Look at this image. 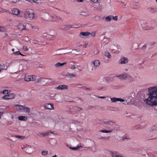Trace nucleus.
Returning a JSON list of instances; mask_svg holds the SVG:
<instances>
[{
  "instance_id": "obj_1",
  "label": "nucleus",
  "mask_w": 157,
  "mask_h": 157,
  "mask_svg": "<svg viewBox=\"0 0 157 157\" xmlns=\"http://www.w3.org/2000/svg\"><path fill=\"white\" fill-rule=\"evenodd\" d=\"M147 98L144 101L148 105L151 106L157 105V87L154 86L148 89Z\"/></svg>"
},
{
  "instance_id": "obj_2",
  "label": "nucleus",
  "mask_w": 157,
  "mask_h": 157,
  "mask_svg": "<svg viewBox=\"0 0 157 157\" xmlns=\"http://www.w3.org/2000/svg\"><path fill=\"white\" fill-rule=\"evenodd\" d=\"M24 15L25 18L28 20H31L33 18L34 14L33 13H30L28 11H26L25 12Z\"/></svg>"
},
{
  "instance_id": "obj_3",
  "label": "nucleus",
  "mask_w": 157,
  "mask_h": 157,
  "mask_svg": "<svg viewBox=\"0 0 157 157\" xmlns=\"http://www.w3.org/2000/svg\"><path fill=\"white\" fill-rule=\"evenodd\" d=\"M103 125L104 126L109 128L111 127L110 126L113 125V122L112 121L110 120H104L103 121Z\"/></svg>"
},
{
  "instance_id": "obj_4",
  "label": "nucleus",
  "mask_w": 157,
  "mask_h": 157,
  "mask_svg": "<svg viewBox=\"0 0 157 157\" xmlns=\"http://www.w3.org/2000/svg\"><path fill=\"white\" fill-rule=\"evenodd\" d=\"M113 127L112 128L110 127L109 128V129H110L111 131V132L114 131V130H118L120 129V127L117 124H115L113 122V125L112 126Z\"/></svg>"
},
{
  "instance_id": "obj_5",
  "label": "nucleus",
  "mask_w": 157,
  "mask_h": 157,
  "mask_svg": "<svg viewBox=\"0 0 157 157\" xmlns=\"http://www.w3.org/2000/svg\"><path fill=\"white\" fill-rule=\"evenodd\" d=\"M128 59L125 57H121V59L119 61L120 64H126L128 63Z\"/></svg>"
},
{
  "instance_id": "obj_6",
  "label": "nucleus",
  "mask_w": 157,
  "mask_h": 157,
  "mask_svg": "<svg viewBox=\"0 0 157 157\" xmlns=\"http://www.w3.org/2000/svg\"><path fill=\"white\" fill-rule=\"evenodd\" d=\"M47 78H41L39 79H37V82L40 83L43 85H44L46 83L47 81L46 80Z\"/></svg>"
},
{
  "instance_id": "obj_7",
  "label": "nucleus",
  "mask_w": 157,
  "mask_h": 157,
  "mask_svg": "<svg viewBox=\"0 0 157 157\" xmlns=\"http://www.w3.org/2000/svg\"><path fill=\"white\" fill-rule=\"evenodd\" d=\"M77 27H74V26L71 25H64V27L62 29L63 30H67L71 28H76Z\"/></svg>"
},
{
  "instance_id": "obj_8",
  "label": "nucleus",
  "mask_w": 157,
  "mask_h": 157,
  "mask_svg": "<svg viewBox=\"0 0 157 157\" xmlns=\"http://www.w3.org/2000/svg\"><path fill=\"white\" fill-rule=\"evenodd\" d=\"M111 100L113 102H115L117 101H124V100L121 98H115L114 97L111 98Z\"/></svg>"
},
{
  "instance_id": "obj_9",
  "label": "nucleus",
  "mask_w": 157,
  "mask_h": 157,
  "mask_svg": "<svg viewBox=\"0 0 157 157\" xmlns=\"http://www.w3.org/2000/svg\"><path fill=\"white\" fill-rule=\"evenodd\" d=\"M68 88V87L67 86L64 85H60L59 86L57 87H56V89L58 90H66Z\"/></svg>"
},
{
  "instance_id": "obj_10",
  "label": "nucleus",
  "mask_w": 157,
  "mask_h": 157,
  "mask_svg": "<svg viewBox=\"0 0 157 157\" xmlns=\"http://www.w3.org/2000/svg\"><path fill=\"white\" fill-rule=\"evenodd\" d=\"M128 75L127 74H122L118 75V77L120 79L122 80L125 79L128 77Z\"/></svg>"
},
{
  "instance_id": "obj_11",
  "label": "nucleus",
  "mask_w": 157,
  "mask_h": 157,
  "mask_svg": "<svg viewBox=\"0 0 157 157\" xmlns=\"http://www.w3.org/2000/svg\"><path fill=\"white\" fill-rule=\"evenodd\" d=\"M33 151V149L31 147H27L25 148V152L28 154H31Z\"/></svg>"
},
{
  "instance_id": "obj_12",
  "label": "nucleus",
  "mask_w": 157,
  "mask_h": 157,
  "mask_svg": "<svg viewBox=\"0 0 157 157\" xmlns=\"http://www.w3.org/2000/svg\"><path fill=\"white\" fill-rule=\"evenodd\" d=\"M147 10L148 12L153 13L156 11L157 9L156 8L149 7L147 8Z\"/></svg>"
},
{
  "instance_id": "obj_13",
  "label": "nucleus",
  "mask_w": 157,
  "mask_h": 157,
  "mask_svg": "<svg viewBox=\"0 0 157 157\" xmlns=\"http://www.w3.org/2000/svg\"><path fill=\"white\" fill-rule=\"evenodd\" d=\"M97 136H98L99 139H103V140H106L107 139H109L110 136H109L107 137H103L101 133H98L97 134Z\"/></svg>"
},
{
  "instance_id": "obj_14",
  "label": "nucleus",
  "mask_w": 157,
  "mask_h": 157,
  "mask_svg": "<svg viewBox=\"0 0 157 157\" xmlns=\"http://www.w3.org/2000/svg\"><path fill=\"white\" fill-rule=\"evenodd\" d=\"M45 108L46 109H53V105L51 104H47L45 105Z\"/></svg>"
},
{
  "instance_id": "obj_15",
  "label": "nucleus",
  "mask_w": 157,
  "mask_h": 157,
  "mask_svg": "<svg viewBox=\"0 0 157 157\" xmlns=\"http://www.w3.org/2000/svg\"><path fill=\"white\" fill-rule=\"evenodd\" d=\"M92 63H93L94 66L98 67L100 65V62L98 60H95L93 62H92Z\"/></svg>"
},
{
  "instance_id": "obj_16",
  "label": "nucleus",
  "mask_w": 157,
  "mask_h": 157,
  "mask_svg": "<svg viewBox=\"0 0 157 157\" xmlns=\"http://www.w3.org/2000/svg\"><path fill=\"white\" fill-rule=\"evenodd\" d=\"M90 34V33L88 32H81L80 33L79 35L80 36H86L89 35Z\"/></svg>"
},
{
  "instance_id": "obj_17",
  "label": "nucleus",
  "mask_w": 157,
  "mask_h": 157,
  "mask_svg": "<svg viewBox=\"0 0 157 157\" xmlns=\"http://www.w3.org/2000/svg\"><path fill=\"white\" fill-rule=\"evenodd\" d=\"M12 14L15 15H17L20 13L19 10L17 9H14L12 10Z\"/></svg>"
},
{
  "instance_id": "obj_18",
  "label": "nucleus",
  "mask_w": 157,
  "mask_h": 157,
  "mask_svg": "<svg viewBox=\"0 0 157 157\" xmlns=\"http://www.w3.org/2000/svg\"><path fill=\"white\" fill-rule=\"evenodd\" d=\"M66 64V62H64L62 63H58L55 65V66L56 67H60V66H63L64 65H65Z\"/></svg>"
},
{
  "instance_id": "obj_19",
  "label": "nucleus",
  "mask_w": 157,
  "mask_h": 157,
  "mask_svg": "<svg viewBox=\"0 0 157 157\" xmlns=\"http://www.w3.org/2000/svg\"><path fill=\"white\" fill-rule=\"evenodd\" d=\"M18 27L19 29H21L22 30L25 29L26 28L25 26L22 24H19L18 25Z\"/></svg>"
},
{
  "instance_id": "obj_20",
  "label": "nucleus",
  "mask_w": 157,
  "mask_h": 157,
  "mask_svg": "<svg viewBox=\"0 0 157 157\" xmlns=\"http://www.w3.org/2000/svg\"><path fill=\"white\" fill-rule=\"evenodd\" d=\"M16 106H18L19 107V109L20 110H25V107L21 105L17 104L14 105Z\"/></svg>"
},
{
  "instance_id": "obj_21",
  "label": "nucleus",
  "mask_w": 157,
  "mask_h": 157,
  "mask_svg": "<svg viewBox=\"0 0 157 157\" xmlns=\"http://www.w3.org/2000/svg\"><path fill=\"white\" fill-rule=\"evenodd\" d=\"M18 119L21 121H26L27 119V118L26 117L20 116L18 117Z\"/></svg>"
},
{
  "instance_id": "obj_22",
  "label": "nucleus",
  "mask_w": 157,
  "mask_h": 157,
  "mask_svg": "<svg viewBox=\"0 0 157 157\" xmlns=\"http://www.w3.org/2000/svg\"><path fill=\"white\" fill-rule=\"evenodd\" d=\"M9 99H12L15 98V95L14 93H10L8 94Z\"/></svg>"
},
{
  "instance_id": "obj_23",
  "label": "nucleus",
  "mask_w": 157,
  "mask_h": 157,
  "mask_svg": "<svg viewBox=\"0 0 157 157\" xmlns=\"http://www.w3.org/2000/svg\"><path fill=\"white\" fill-rule=\"evenodd\" d=\"M110 154L111 155L112 157H123L122 155H116L114 153L110 151Z\"/></svg>"
},
{
  "instance_id": "obj_24",
  "label": "nucleus",
  "mask_w": 157,
  "mask_h": 157,
  "mask_svg": "<svg viewBox=\"0 0 157 157\" xmlns=\"http://www.w3.org/2000/svg\"><path fill=\"white\" fill-rule=\"evenodd\" d=\"M90 13L88 11L86 12L85 11H82L81 13V15H83L85 16H87L90 15Z\"/></svg>"
},
{
  "instance_id": "obj_25",
  "label": "nucleus",
  "mask_w": 157,
  "mask_h": 157,
  "mask_svg": "<svg viewBox=\"0 0 157 157\" xmlns=\"http://www.w3.org/2000/svg\"><path fill=\"white\" fill-rule=\"evenodd\" d=\"M104 55L105 56L109 58H110L111 57V55L110 53L107 51H105Z\"/></svg>"
},
{
  "instance_id": "obj_26",
  "label": "nucleus",
  "mask_w": 157,
  "mask_h": 157,
  "mask_svg": "<svg viewBox=\"0 0 157 157\" xmlns=\"http://www.w3.org/2000/svg\"><path fill=\"white\" fill-rule=\"evenodd\" d=\"M109 130H100L99 132H102L103 133H109L111 132V131H110V129H109Z\"/></svg>"
},
{
  "instance_id": "obj_27",
  "label": "nucleus",
  "mask_w": 157,
  "mask_h": 157,
  "mask_svg": "<svg viewBox=\"0 0 157 157\" xmlns=\"http://www.w3.org/2000/svg\"><path fill=\"white\" fill-rule=\"evenodd\" d=\"M112 16L111 15H110L108 17H107L105 18V19L108 22H110L112 18Z\"/></svg>"
},
{
  "instance_id": "obj_28",
  "label": "nucleus",
  "mask_w": 157,
  "mask_h": 157,
  "mask_svg": "<svg viewBox=\"0 0 157 157\" xmlns=\"http://www.w3.org/2000/svg\"><path fill=\"white\" fill-rule=\"evenodd\" d=\"M55 18L56 20L57 21H62L61 18L59 16H56L55 17Z\"/></svg>"
},
{
  "instance_id": "obj_29",
  "label": "nucleus",
  "mask_w": 157,
  "mask_h": 157,
  "mask_svg": "<svg viewBox=\"0 0 157 157\" xmlns=\"http://www.w3.org/2000/svg\"><path fill=\"white\" fill-rule=\"evenodd\" d=\"M30 81H34L36 79V76L35 75H29Z\"/></svg>"
},
{
  "instance_id": "obj_30",
  "label": "nucleus",
  "mask_w": 157,
  "mask_h": 157,
  "mask_svg": "<svg viewBox=\"0 0 157 157\" xmlns=\"http://www.w3.org/2000/svg\"><path fill=\"white\" fill-rule=\"evenodd\" d=\"M80 147H79L78 146L76 147H70L69 148L71 150H79Z\"/></svg>"
},
{
  "instance_id": "obj_31",
  "label": "nucleus",
  "mask_w": 157,
  "mask_h": 157,
  "mask_svg": "<svg viewBox=\"0 0 157 157\" xmlns=\"http://www.w3.org/2000/svg\"><path fill=\"white\" fill-rule=\"evenodd\" d=\"M29 75H28L27 76H25L24 78V79L25 81H30V78L29 77Z\"/></svg>"
},
{
  "instance_id": "obj_32",
  "label": "nucleus",
  "mask_w": 157,
  "mask_h": 157,
  "mask_svg": "<svg viewBox=\"0 0 157 157\" xmlns=\"http://www.w3.org/2000/svg\"><path fill=\"white\" fill-rule=\"evenodd\" d=\"M48 154V151H42L41 154L44 156Z\"/></svg>"
},
{
  "instance_id": "obj_33",
  "label": "nucleus",
  "mask_w": 157,
  "mask_h": 157,
  "mask_svg": "<svg viewBox=\"0 0 157 157\" xmlns=\"http://www.w3.org/2000/svg\"><path fill=\"white\" fill-rule=\"evenodd\" d=\"M67 75L70 78H71V77L75 76L74 74L69 73H67Z\"/></svg>"
},
{
  "instance_id": "obj_34",
  "label": "nucleus",
  "mask_w": 157,
  "mask_h": 157,
  "mask_svg": "<svg viewBox=\"0 0 157 157\" xmlns=\"http://www.w3.org/2000/svg\"><path fill=\"white\" fill-rule=\"evenodd\" d=\"M8 90H4L2 92H0V93H2L4 94H7L9 93Z\"/></svg>"
},
{
  "instance_id": "obj_35",
  "label": "nucleus",
  "mask_w": 157,
  "mask_h": 157,
  "mask_svg": "<svg viewBox=\"0 0 157 157\" xmlns=\"http://www.w3.org/2000/svg\"><path fill=\"white\" fill-rule=\"evenodd\" d=\"M8 94L6 95H4L3 97H2V98L5 99V100H8L9 99V97H8Z\"/></svg>"
},
{
  "instance_id": "obj_36",
  "label": "nucleus",
  "mask_w": 157,
  "mask_h": 157,
  "mask_svg": "<svg viewBox=\"0 0 157 157\" xmlns=\"http://www.w3.org/2000/svg\"><path fill=\"white\" fill-rule=\"evenodd\" d=\"M26 110V112L29 113L30 111V109L28 107H26L25 108V110Z\"/></svg>"
},
{
  "instance_id": "obj_37",
  "label": "nucleus",
  "mask_w": 157,
  "mask_h": 157,
  "mask_svg": "<svg viewBox=\"0 0 157 157\" xmlns=\"http://www.w3.org/2000/svg\"><path fill=\"white\" fill-rule=\"evenodd\" d=\"M13 53L14 54V55H20V54H21V53L19 51H17L16 52H14Z\"/></svg>"
},
{
  "instance_id": "obj_38",
  "label": "nucleus",
  "mask_w": 157,
  "mask_h": 157,
  "mask_svg": "<svg viewBox=\"0 0 157 157\" xmlns=\"http://www.w3.org/2000/svg\"><path fill=\"white\" fill-rule=\"evenodd\" d=\"M96 33L95 32H93L92 33H90V35H91V36L94 37L96 35Z\"/></svg>"
},
{
  "instance_id": "obj_39",
  "label": "nucleus",
  "mask_w": 157,
  "mask_h": 157,
  "mask_svg": "<svg viewBox=\"0 0 157 157\" xmlns=\"http://www.w3.org/2000/svg\"><path fill=\"white\" fill-rule=\"evenodd\" d=\"M23 49L25 51H26L28 50V49L26 46H23Z\"/></svg>"
},
{
  "instance_id": "obj_40",
  "label": "nucleus",
  "mask_w": 157,
  "mask_h": 157,
  "mask_svg": "<svg viewBox=\"0 0 157 157\" xmlns=\"http://www.w3.org/2000/svg\"><path fill=\"white\" fill-rule=\"evenodd\" d=\"M41 135H42L44 136L45 135H49V134L48 132H46L45 133H42L41 134Z\"/></svg>"
},
{
  "instance_id": "obj_41",
  "label": "nucleus",
  "mask_w": 157,
  "mask_h": 157,
  "mask_svg": "<svg viewBox=\"0 0 157 157\" xmlns=\"http://www.w3.org/2000/svg\"><path fill=\"white\" fill-rule=\"evenodd\" d=\"M5 30V28L2 27L0 26V31L3 32Z\"/></svg>"
},
{
  "instance_id": "obj_42",
  "label": "nucleus",
  "mask_w": 157,
  "mask_h": 157,
  "mask_svg": "<svg viewBox=\"0 0 157 157\" xmlns=\"http://www.w3.org/2000/svg\"><path fill=\"white\" fill-rule=\"evenodd\" d=\"M113 19L115 21H117L118 20V16H116L115 17H113Z\"/></svg>"
},
{
  "instance_id": "obj_43",
  "label": "nucleus",
  "mask_w": 157,
  "mask_h": 157,
  "mask_svg": "<svg viewBox=\"0 0 157 157\" xmlns=\"http://www.w3.org/2000/svg\"><path fill=\"white\" fill-rule=\"evenodd\" d=\"M76 110L78 111H80L82 110V109L81 108L79 107H76Z\"/></svg>"
},
{
  "instance_id": "obj_44",
  "label": "nucleus",
  "mask_w": 157,
  "mask_h": 157,
  "mask_svg": "<svg viewBox=\"0 0 157 157\" xmlns=\"http://www.w3.org/2000/svg\"><path fill=\"white\" fill-rule=\"evenodd\" d=\"M70 68L71 69L74 70L75 68V65H73L70 67Z\"/></svg>"
},
{
  "instance_id": "obj_45",
  "label": "nucleus",
  "mask_w": 157,
  "mask_h": 157,
  "mask_svg": "<svg viewBox=\"0 0 157 157\" xmlns=\"http://www.w3.org/2000/svg\"><path fill=\"white\" fill-rule=\"evenodd\" d=\"M98 0H90L91 1H92L93 2L95 3L97 2Z\"/></svg>"
},
{
  "instance_id": "obj_46",
  "label": "nucleus",
  "mask_w": 157,
  "mask_h": 157,
  "mask_svg": "<svg viewBox=\"0 0 157 157\" xmlns=\"http://www.w3.org/2000/svg\"><path fill=\"white\" fill-rule=\"evenodd\" d=\"M15 137L18 138H20L21 137V136H18V135H16L15 136Z\"/></svg>"
},
{
  "instance_id": "obj_47",
  "label": "nucleus",
  "mask_w": 157,
  "mask_h": 157,
  "mask_svg": "<svg viewBox=\"0 0 157 157\" xmlns=\"http://www.w3.org/2000/svg\"><path fill=\"white\" fill-rule=\"evenodd\" d=\"M88 44H85L83 46V47H84L85 48H86V47H87V46L88 45Z\"/></svg>"
},
{
  "instance_id": "obj_48",
  "label": "nucleus",
  "mask_w": 157,
  "mask_h": 157,
  "mask_svg": "<svg viewBox=\"0 0 157 157\" xmlns=\"http://www.w3.org/2000/svg\"><path fill=\"white\" fill-rule=\"evenodd\" d=\"M77 1L78 2H82L83 1V0H77Z\"/></svg>"
},
{
  "instance_id": "obj_49",
  "label": "nucleus",
  "mask_w": 157,
  "mask_h": 157,
  "mask_svg": "<svg viewBox=\"0 0 157 157\" xmlns=\"http://www.w3.org/2000/svg\"><path fill=\"white\" fill-rule=\"evenodd\" d=\"M99 98H101L103 99V98H105V97H104V96H101V97H99Z\"/></svg>"
},
{
  "instance_id": "obj_50",
  "label": "nucleus",
  "mask_w": 157,
  "mask_h": 157,
  "mask_svg": "<svg viewBox=\"0 0 157 157\" xmlns=\"http://www.w3.org/2000/svg\"><path fill=\"white\" fill-rule=\"evenodd\" d=\"M73 50H75L76 51H79V49H73Z\"/></svg>"
},
{
  "instance_id": "obj_51",
  "label": "nucleus",
  "mask_w": 157,
  "mask_h": 157,
  "mask_svg": "<svg viewBox=\"0 0 157 157\" xmlns=\"http://www.w3.org/2000/svg\"><path fill=\"white\" fill-rule=\"evenodd\" d=\"M17 2V0H16V1H12V2L13 3H16Z\"/></svg>"
},
{
  "instance_id": "obj_52",
  "label": "nucleus",
  "mask_w": 157,
  "mask_h": 157,
  "mask_svg": "<svg viewBox=\"0 0 157 157\" xmlns=\"http://www.w3.org/2000/svg\"><path fill=\"white\" fill-rule=\"evenodd\" d=\"M146 47V45H144L143 47V48H145Z\"/></svg>"
},
{
  "instance_id": "obj_53",
  "label": "nucleus",
  "mask_w": 157,
  "mask_h": 157,
  "mask_svg": "<svg viewBox=\"0 0 157 157\" xmlns=\"http://www.w3.org/2000/svg\"><path fill=\"white\" fill-rule=\"evenodd\" d=\"M24 137H25L24 136H21V137L20 138H21V139H23L24 138Z\"/></svg>"
},
{
  "instance_id": "obj_54",
  "label": "nucleus",
  "mask_w": 157,
  "mask_h": 157,
  "mask_svg": "<svg viewBox=\"0 0 157 157\" xmlns=\"http://www.w3.org/2000/svg\"><path fill=\"white\" fill-rule=\"evenodd\" d=\"M86 90H90V88H86Z\"/></svg>"
},
{
  "instance_id": "obj_55",
  "label": "nucleus",
  "mask_w": 157,
  "mask_h": 157,
  "mask_svg": "<svg viewBox=\"0 0 157 157\" xmlns=\"http://www.w3.org/2000/svg\"><path fill=\"white\" fill-rule=\"evenodd\" d=\"M62 54H61V53H60V54H56V55H61Z\"/></svg>"
},
{
  "instance_id": "obj_56",
  "label": "nucleus",
  "mask_w": 157,
  "mask_h": 157,
  "mask_svg": "<svg viewBox=\"0 0 157 157\" xmlns=\"http://www.w3.org/2000/svg\"><path fill=\"white\" fill-rule=\"evenodd\" d=\"M20 55H21V56H25V55H23V54H22L21 53V54H20Z\"/></svg>"
},
{
  "instance_id": "obj_57",
  "label": "nucleus",
  "mask_w": 157,
  "mask_h": 157,
  "mask_svg": "<svg viewBox=\"0 0 157 157\" xmlns=\"http://www.w3.org/2000/svg\"><path fill=\"white\" fill-rule=\"evenodd\" d=\"M14 48H13L12 49V51L13 52H14Z\"/></svg>"
},
{
  "instance_id": "obj_58",
  "label": "nucleus",
  "mask_w": 157,
  "mask_h": 157,
  "mask_svg": "<svg viewBox=\"0 0 157 157\" xmlns=\"http://www.w3.org/2000/svg\"><path fill=\"white\" fill-rule=\"evenodd\" d=\"M67 52H63V54H67Z\"/></svg>"
},
{
  "instance_id": "obj_59",
  "label": "nucleus",
  "mask_w": 157,
  "mask_h": 157,
  "mask_svg": "<svg viewBox=\"0 0 157 157\" xmlns=\"http://www.w3.org/2000/svg\"><path fill=\"white\" fill-rule=\"evenodd\" d=\"M52 157H56V155H55L54 156H52Z\"/></svg>"
},
{
  "instance_id": "obj_60",
  "label": "nucleus",
  "mask_w": 157,
  "mask_h": 157,
  "mask_svg": "<svg viewBox=\"0 0 157 157\" xmlns=\"http://www.w3.org/2000/svg\"><path fill=\"white\" fill-rule=\"evenodd\" d=\"M29 40V39H28V38H27V39H26V41H28Z\"/></svg>"
},
{
  "instance_id": "obj_61",
  "label": "nucleus",
  "mask_w": 157,
  "mask_h": 157,
  "mask_svg": "<svg viewBox=\"0 0 157 157\" xmlns=\"http://www.w3.org/2000/svg\"><path fill=\"white\" fill-rule=\"evenodd\" d=\"M7 35H8L7 34H6V36H7Z\"/></svg>"
},
{
  "instance_id": "obj_62",
  "label": "nucleus",
  "mask_w": 157,
  "mask_h": 157,
  "mask_svg": "<svg viewBox=\"0 0 157 157\" xmlns=\"http://www.w3.org/2000/svg\"><path fill=\"white\" fill-rule=\"evenodd\" d=\"M7 35H8L7 34H6V36H7Z\"/></svg>"
},
{
  "instance_id": "obj_63",
  "label": "nucleus",
  "mask_w": 157,
  "mask_h": 157,
  "mask_svg": "<svg viewBox=\"0 0 157 157\" xmlns=\"http://www.w3.org/2000/svg\"><path fill=\"white\" fill-rule=\"evenodd\" d=\"M125 139H127V138H125Z\"/></svg>"
},
{
  "instance_id": "obj_64",
  "label": "nucleus",
  "mask_w": 157,
  "mask_h": 157,
  "mask_svg": "<svg viewBox=\"0 0 157 157\" xmlns=\"http://www.w3.org/2000/svg\"><path fill=\"white\" fill-rule=\"evenodd\" d=\"M126 71H127V70H127V69H126Z\"/></svg>"
}]
</instances>
